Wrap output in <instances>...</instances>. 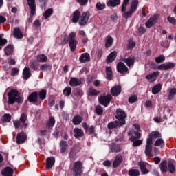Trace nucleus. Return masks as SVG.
<instances>
[{
    "instance_id": "f257e3e1",
    "label": "nucleus",
    "mask_w": 176,
    "mask_h": 176,
    "mask_svg": "<svg viewBox=\"0 0 176 176\" xmlns=\"http://www.w3.org/2000/svg\"><path fill=\"white\" fill-rule=\"evenodd\" d=\"M129 2H130V0H124L121 6L122 16L126 19L131 17V16H133V13H134L135 10H137V8H138V0H133L131 1L129 10L126 11Z\"/></svg>"
},
{
    "instance_id": "f03ea898",
    "label": "nucleus",
    "mask_w": 176,
    "mask_h": 176,
    "mask_svg": "<svg viewBox=\"0 0 176 176\" xmlns=\"http://www.w3.org/2000/svg\"><path fill=\"white\" fill-rule=\"evenodd\" d=\"M75 38H76V33L74 32H70L68 37L64 38L62 41V46L67 45L69 42L71 52H75L76 50V46H78V41Z\"/></svg>"
},
{
    "instance_id": "7ed1b4c3",
    "label": "nucleus",
    "mask_w": 176,
    "mask_h": 176,
    "mask_svg": "<svg viewBox=\"0 0 176 176\" xmlns=\"http://www.w3.org/2000/svg\"><path fill=\"white\" fill-rule=\"evenodd\" d=\"M8 97V104L10 105H13L14 102H17L18 104H23V97L20 96V93L17 89H12L7 94Z\"/></svg>"
},
{
    "instance_id": "20e7f679",
    "label": "nucleus",
    "mask_w": 176,
    "mask_h": 176,
    "mask_svg": "<svg viewBox=\"0 0 176 176\" xmlns=\"http://www.w3.org/2000/svg\"><path fill=\"white\" fill-rule=\"evenodd\" d=\"M128 135L130 136V141L133 142L132 146L137 147L142 145L143 140H140L141 138V133L140 132H137L133 129H130L128 132Z\"/></svg>"
},
{
    "instance_id": "39448f33",
    "label": "nucleus",
    "mask_w": 176,
    "mask_h": 176,
    "mask_svg": "<svg viewBox=\"0 0 176 176\" xmlns=\"http://www.w3.org/2000/svg\"><path fill=\"white\" fill-rule=\"evenodd\" d=\"M126 118H127V113H125L122 109H118L116 111V119L118 122H121V124H126Z\"/></svg>"
},
{
    "instance_id": "423d86ee",
    "label": "nucleus",
    "mask_w": 176,
    "mask_h": 176,
    "mask_svg": "<svg viewBox=\"0 0 176 176\" xmlns=\"http://www.w3.org/2000/svg\"><path fill=\"white\" fill-rule=\"evenodd\" d=\"M74 176H81L83 173V164L80 161L76 162L72 168Z\"/></svg>"
},
{
    "instance_id": "0eeeda50",
    "label": "nucleus",
    "mask_w": 176,
    "mask_h": 176,
    "mask_svg": "<svg viewBox=\"0 0 176 176\" xmlns=\"http://www.w3.org/2000/svg\"><path fill=\"white\" fill-rule=\"evenodd\" d=\"M111 101H112V96L109 94L107 96H101L98 98V102L100 103V105H103L104 107H108Z\"/></svg>"
},
{
    "instance_id": "6e6552de",
    "label": "nucleus",
    "mask_w": 176,
    "mask_h": 176,
    "mask_svg": "<svg viewBox=\"0 0 176 176\" xmlns=\"http://www.w3.org/2000/svg\"><path fill=\"white\" fill-rule=\"evenodd\" d=\"M80 19L79 21V24L81 27L85 26L87 24V21H89V19L90 18V12H85L82 14L80 16Z\"/></svg>"
},
{
    "instance_id": "1a4fd4ad",
    "label": "nucleus",
    "mask_w": 176,
    "mask_h": 176,
    "mask_svg": "<svg viewBox=\"0 0 176 176\" xmlns=\"http://www.w3.org/2000/svg\"><path fill=\"white\" fill-rule=\"evenodd\" d=\"M175 67V64L173 63H169L167 64H162L156 67H153V69H158L159 71H167V69H170L171 68H174Z\"/></svg>"
},
{
    "instance_id": "9d476101",
    "label": "nucleus",
    "mask_w": 176,
    "mask_h": 176,
    "mask_svg": "<svg viewBox=\"0 0 176 176\" xmlns=\"http://www.w3.org/2000/svg\"><path fill=\"white\" fill-rule=\"evenodd\" d=\"M116 67L119 74H129V67L123 62H119Z\"/></svg>"
},
{
    "instance_id": "9b49d317",
    "label": "nucleus",
    "mask_w": 176,
    "mask_h": 176,
    "mask_svg": "<svg viewBox=\"0 0 176 176\" xmlns=\"http://www.w3.org/2000/svg\"><path fill=\"white\" fill-rule=\"evenodd\" d=\"M157 20H159L158 14H155L151 16L145 23L146 28H151V27H153V25L156 24V21H157Z\"/></svg>"
},
{
    "instance_id": "f8f14e48",
    "label": "nucleus",
    "mask_w": 176,
    "mask_h": 176,
    "mask_svg": "<svg viewBox=\"0 0 176 176\" xmlns=\"http://www.w3.org/2000/svg\"><path fill=\"white\" fill-rule=\"evenodd\" d=\"M156 138H162V134L159 133V131H152L149 133L148 138H147L146 141H148L149 142H151L153 144V140Z\"/></svg>"
},
{
    "instance_id": "ddd939ff",
    "label": "nucleus",
    "mask_w": 176,
    "mask_h": 176,
    "mask_svg": "<svg viewBox=\"0 0 176 176\" xmlns=\"http://www.w3.org/2000/svg\"><path fill=\"white\" fill-rule=\"evenodd\" d=\"M29 9L30 10V15L34 16L36 13V4L35 0H27Z\"/></svg>"
},
{
    "instance_id": "4468645a",
    "label": "nucleus",
    "mask_w": 176,
    "mask_h": 176,
    "mask_svg": "<svg viewBox=\"0 0 176 176\" xmlns=\"http://www.w3.org/2000/svg\"><path fill=\"white\" fill-rule=\"evenodd\" d=\"M27 140V135L24 132H21L17 134L16 136V144H24Z\"/></svg>"
},
{
    "instance_id": "2eb2a0df",
    "label": "nucleus",
    "mask_w": 176,
    "mask_h": 176,
    "mask_svg": "<svg viewBox=\"0 0 176 176\" xmlns=\"http://www.w3.org/2000/svg\"><path fill=\"white\" fill-rule=\"evenodd\" d=\"M28 100L30 102H32L33 104H36L38 102V100H39V98H38V92L37 91L32 92L28 96Z\"/></svg>"
},
{
    "instance_id": "dca6fc26",
    "label": "nucleus",
    "mask_w": 176,
    "mask_h": 176,
    "mask_svg": "<svg viewBox=\"0 0 176 176\" xmlns=\"http://www.w3.org/2000/svg\"><path fill=\"white\" fill-rule=\"evenodd\" d=\"M122 126H124V125L122 124L121 122L118 120H116L109 123L107 125V127L109 130H113V129H118V127H122Z\"/></svg>"
},
{
    "instance_id": "f3484780",
    "label": "nucleus",
    "mask_w": 176,
    "mask_h": 176,
    "mask_svg": "<svg viewBox=\"0 0 176 176\" xmlns=\"http://www.w3.org/2000/svg\"><path fill=\"white\" fill-rule=\"evenodd\" d=\"M118 56V52L116 51H113L109 54V55L106 58V62L107 64H111V63H113L116 59Z\"/></svg>"
},
{
    "instance_id": "a211bd4d",
    "label": "nucleus",
    "mask_w": 176,
    "mask_h": 176,
    "mask_svg": "<svg viewBox=\"0 0 176 176\" xmlns=\"http://www.w3.org/2000/svg\"><path fill=\"white\" fill-rule=\"evenodd\" d=\"M111 96H119L122 93V86L116 85L111 88L110 91Z\"/></svg>"
},
{
    "instance_id": "6ab92c4d",
    "label": "nucleus",
    "mask_w": 176,
    "mask_h": 176,
    "mask_svg": "<svg viewBox=\"0 0 176 176\" xmlns=\"http://www.w3.org/2000/svg\"><path fill=\"white\" fill-rule=\"evenodd\" d=\"M122 61L125 63L127 67H131L132 65H134V63H135V58L134 56H129L128 58H122Z\"/></svg>"
},
{
    "instance_id": "aec40b11",
    "label": "nucleus",
    "mask_w": 176,
    "mask_h": 176,
    "mask_svg": "<svg viewBox=\"0 0 176 176\" xmlns=\"http://www.w3.org/2000/svg\"><path fill=\"white\" fill-rule=\"evenodd\" d=\"M56 163V159L54 157H50L47 158L46 160V169L50 170L52 167L54 166V164Z\"/></svg>"
},
{
    "instance_id": "412c9836",
    "label": "nucleus",
    "mask_w": 176,
    "mask_h": 176,
    "mask_svg": "<svg viewBox=\"0 0 176 176\" xmlns=\"http://www.w3.org/2000/svg\"><path fill=\"white\" fill-rule=\"evenodd\" d=\"M159 75H160V72H153V73L146 75V79H147V80H151L153 79V82H155Z\"/></svg>"
},
{
    "instance_id": "4be33fe9",
    "label": "nucleus",
    "mask_w": 176,
    "mask_h": 176,
    "mask_svg": "<svg viewBox=\"0 0 176 176\" xmlns=\"http://www.w3.org/2000/svg\"><path fill=\"white\" fill-rule=\"evenodd\" d=\"M69 85V86H72V87H76L82 85V81L76 78L73 77L70 79Z\"/></svg>"
},
{
    "instance_id": "5701e85b",
    "label": "nucleus",
    "mask_w": 176,
    "mask_h": 176,
    "mask_svg": "<svg viewBox=\"0 0 176 176\" xmlns=\"http://www.w3.org/2000/svg\"><path fill=\"white\" fill-rule=\"evenodd\" d=\"M1 174L3 176H13V168L7 166L2 170Z\"/></svg>"
},
{
    "instance_id": "b1692460",
    "label": "nucleus",
    "mask_w": 176,
    "mask_h": 176,
    "mask_svg": "<svg viewBox=\"0 0 176 176\" xmlns=\"http://www.w3.org/2000/svg\"><path fill=\"white\" fill-rule=\"evenodd\" d=\"M83 122V117L80 115H76L72 120V123L74 126H78Z\"/></svg>"
},
{
    "instance_id": "393cba45",
    "label": "nucleus",
    "mask_w": 176,
    "mask_h": 176,
    "mask_svg": "<svg viewBox=\"0 0 176 176\" xmlns=\"http://www.w3.org/2000/svg\"><path fill=\"white\" fill-rule=\"evenodd\" d=\"M13 35L16 39H21L24 34L21 32L19 28H15L13 30Z\"/></svg>"
},
{
    "instance_id": "a878e982",
    "label": "nucleus",
    "mask_w": 176,
    "mask_h": 176,
    "mask_svg": "<svg viewBox=\"0 0 176 176\" xmlns=\"http://www.w3.org/2000/svg\"><path fill=\"white\" fill-rule=\"evenodd\" d=\"M100 93L101 91H100L99 90H97L93 87H90L89 89H88L87 96H90L91 97H96V96H98V94H100Z\"/></svg>"
},
{
    "instance_id": "bb28decb",
    "label": "nucleus",
    "mask_w": 176,
    "mask_h": 176,
    "mask_svg": "<svg viewBox=\"0 0 176 176\" xmlns=\"http://www.w3.org/2000/svg\"><path fill=\"white\" fill-rule=\"evenodd\" d=\"M74 133L75 138H82V137L85 135L83 130L79 128H75L74 129Z\"/></svg>"
},
{
    "instance_id": "cd10ccee",
    "label": "nucleus",
    "mask_w": 176,
    "mask_h": 176,
    "mask_svg": "<svg viewBox=\"0 0 176 176\" xmlns=\"http://www.w3.org/2000/svg\"><path fill=\"white\" fill-rule=\"evenodd\" d=\"M59 145L61 153H65L68 149V143L66 141L61 140Z\"/></svg>"
},
{
    "instance_id": "c85d7f7f",
    "label": "nucleus",
    "mask_w": 176,
    "mask_h": 176,
    "mask_svg": "<svg viewBox=\"0 0 176 176\" xmlns=\"http://www.w3.org/2000/svg\"><path fill=\"white\" fill-rule=\"evenodd\" d=\"M31 71H30V67H25L23 71V78L25 80H28L31 78Z\"/></svg>"
},
{
    "instance_id": "c756f323",
    "label": "nucleus",
    "mask_w": 176,
    "mask_h": 176,
    "mask_svg": "<svg viewBox=\"0 0 176 176\" xmlns=\"http://www.w3.org/2000/svg\"><path fill=\"white\" fill-rule=\"evenodd\" d=\"M109 148L111 151V152L114 153H118V152L122 151V147H120L119 144H116L114 143L109 146Z\"/></svg>"
},
{
    "instance_id": "7c9ffc66",
    "label": "nucleus",
    "mask_w": 176,
    "mask_h": 176,
    "mask_svg": "<svg viewBox=\"0 0 176 176\" xmlns=\"http://www.w3.org/2000/svg\"><path fill=\"white\" fill-rule=\"evenodd\" d=\"M80 63H87L90 61V54L88 53L82 54L79 58Z\"/></svg>"
},
{
    "instance_id": "2f4dec72",
    "label": "nucleus",
    "mask_w": 176,
    "mask_h": 176,
    "mask_svg": "<svg viewBox=\"0 0 176 176\" xmlns=\"http://www.w3.org/2000/svg\"><path fill=\"white\" fill-rule=\"evenodd\" d=\"M105 71H106V78L107 79V80H112V76L113 75L112 72V67L109 66L106 67Z\"/></svg>"
},
{
    "instance_id": "473e14b6",
    "label": "nucleus",
    "mask_w": 176,
    "mask_h": 176,
    "mask_svg": "<svg viewBox=\"0 0 176 176\" xmlns=\"http://www.w3.org/2000/svg\"><path fill=\"white\" fill-rule=\"evenodd\" d=\"M80 19V11H79V10H77L73 13L72 21V23H78Z\"/></svg>"
},
{
    "instance_id": "72a5a7b5",
    "label": "nucleus",
    "mask_w": 176,
    "mask_h": 176,
    "mask_svg": "<svg viewBox=\"0 0 176 176\" xmlns=\"http://www.w3.org/2000/svg\"><path fill=\"white\" fill-rule=\"evenodd\" d=\"M113 43V38H112V36H107L105 38L106 49H109V47H111Z\"/></svg>"
},
{
    "instance_id": "f704fd0d",
    "label": "nucleus",
    "mask_w": 176,
    "mask_h": 176,
    "mask_svg": "<svg viewBox=\"0 0 176 176\" xmlns=\"http://www.w3.org/2000/svg\"><path fill=\"white\" fill-rule=\"evenodd\" d=\"M120 0H109L107 3V6H111V8H116V6L120 5Z\"/></svg>"
},
{
    "instance_id": "c9c22d12",
    "label": "nucleus",
    "mask_w": 176,
    "mask_h": 176,
    "mask_svg": "<svg viewBox=\"0 0 176 176\" xmlns=\"http://www.w3.org/2000/svg\"><path fill=\"white\" fill-rule=\"evenodd\" d=\"M152 142L146 140V144L145 147V155H151L152 153Z\"/></svg>"
},
{
    "instance_id": "e433bc0d",
    "label": "nucleus",
    "mask_w": 176,
    "mask_h": 176,
    "mask_svg": "<svg viewBox=\"0 0 176 176\" xmlns=\"http://www.w3.org/2000/svg\"><path fill=\"white\" fill-rule=\"evenodd\" d=\"M14 50V47H13V45H8L4 48V52L6 56H10L13 53Z\"/></svg>"
},
{
    "instance_id": "4c0bfd02",
    "label": "nucleus",
    "mask_w": 176,
    "mask_h": 176,
    "mask_svg": "<svg viewBox=\"0 0 176 176\" xmlns=\"http://www.w3.org/2000/svg\"><path fill=\"white\" fill-rule=\"evenodd\" d=\"M122 156L118 155L116 157V160H114V162H113V167L114 168H116L117 167H118L120 163H122Z\"/></svg>"
},
{
    "instance_id": "58836bf2",
    "label": "nucleus",
    "mask_w": 176,
    "mask_h": 176,
    "mask_svg": "<svg viewBox=\"0 0 176 176\" xmlns=\"http://www.w3.org/2000/svg\"><path fill=\"white\" fill-rule=\"evenodd\" d=\"M162 91V84H157L152 88L153 94H157Z\"/></svg>"
},
{
    "instance_id": "ea45409f",
    "label": "nucleus",
    "mask_w": 176,
    "mask_h": 176,
    "mask_svg": "<svg viewBox=\"0 0 176 176\" xmlns=\"http://www.w3.org/2000/svg\"><path fill=\"white\" fill-rule=\"evenodd\" d=\"M55 123H56V120L54 119V118L50 117L49 118V120H47V127L48 129H52V127H53V126H54Z\"/></svg>"
},
{
    "instance_id": "a19ab883",
    "label": "nucleus",
    "mask_w": 176,
    "mask_h": 176,
    "mask_svg": "<svg viewBox=\"0 0 176 176\" xmlns=\"http://www.w3.org/2000/svg\"><path fill=\"white\" fill-rule=\"evenodd\" d=\"M94 112L98 116H100L102 113H104V109L100 105H97L95 107Z\"/></svg>"
},
{
    "instance_id": "79ce46f5",
    "label": "nucleus",
    "mask_w": 176,
    "mask_h": 176,
    "mask_svg": "<svg viewBox=\"0 0 176 176\" xmlns=\"http://www.w3.org/2000/svg\"><path fill=\"white\" fill-rule=\"evenodd\" d=\"M160 168L162 173H166L167 171V161L164 160L161 162L160 165Z\"/></svg>"
},
{
    "instance_id": "37998d69",
    "label": "nucleus",
    "mask_w": 176,
    "mask_h": 176,
    "mask_svg": "<svg viewBox=\"0 0 176 176\" xmlns=\"http://www.w3.org/2000/svg\"><path fill=\"white\" fill-rule=\"evenodd\" d=\"M12 120V116L10 114H4L1 118L2 123H9Z\"/></svg>"
},
{
    "instance_id": "c03bdc74",
    "label": "nucleus",
    "mask_w": 176,
    "mask_h": 176,
    "mask_svg": "<svg viewBox=\"0 0 176 176\" xmlns=\"http://www.w3.org/2000/svg\"><path fill=\"white\" fill-rule=\"evenodd\" d=\"M176 94V89L175 88H172L170 89L169 91V94L168 95V100H169V101H171V100H173V98H174V96Z\"/></svg>"
},
{
    "instance_id": "a18cd8bd",
    "label": "nucleus",
    "mask_w": 176,
    "mask_h": 176,
    "mask_svg": "<svg viewBox=\"0 0 176 176\" xmlns=\"http://www.w3.org/2000/svg\"><path fill=\"white\" fill-rule=\"evenodd\" d=\"M46 94L47 91L45 89H42L41 91L38 93V98L41 100V101H43L46 98Z\"/></svg>"
},
{
    "instance_id": "49530a36",
    "label": "nucleus",
    "mask_w": 176,
    "mask_h": 176,
    "mask_svg": "<svg viewBox=\"0 0 176 176\" xmlns=\"http://www.w3.org/2000/svg\"><path fill=\"white\" fill-rule=\"evenodd\" d=\"M37 61L38 63H46L47 57L45 54H40L37 56Z\"/></svg>"
},
{
    "instance_id": "de8ad7c7",
    "label": "nucleus",
    "mask_w": 176,
    "mask_h": 176,
    "mask_svg": "<svg viewBox=\"0 0 176 176\" xmlns=\"http://www.w3.org/2000/svg\"><path fill=\"white\" fill-rule=\"evenodd\" d=\"M128 175L129 176H139L140 170H138V169H130L129 170Z\"/></svg>"
},
{
    "instance_id": "09e8293b",
    "label": "nucleus",
    "mask_w": 176,
    "mask_h": 176,
    "mask_svg": "<svg viewBox=\"0 0 176 176\" xmlns=\"http://www.w3.org/2000/svg\"><path fill=\"white\" fill-rule=\"evenodd\" d=\"M168 168L170 174H174V173H175V166H174V164H173V162H168Z\"/></svg>"
},
{
    "instance_id": "8fccbe9b",
    "label": "nucleus",
    "mask_w": 176,
    "mask_h": 176,
    "mask_svg": "<svg viewBox=\"0 0 176 176\" xmlns=\"http://www.w3.org/2000/svg\"><path fill=\"white\" fill-rule=\"evenodd\" d=\"M53 13V8L47 9L43 14L44 19H49L52 14Z\"/></svg>"
},
{
    "instance_id": "3c124183",
    "label": "nucleus",
    "mask_w": 176,
    "mask_h": 176,
    "mask_svg": "<svg viewBox=\"0 0 176 176\" xmlns=\"http://www.w3.org/2000/svg\"><path fill=\"white\" fill-rule=\"evenodd\" d=\"M71 93H72V88L70 87H67L63 90V94L66 97H69V96H71Z\"/></svg>"
},
{
    "instance_id": "603ef678",
    "label": "nucleus",
    "mask_w": 176,
    "mask_h": 176,
    "mask_svg": "<svg viewBox=\"0 0 176 176\" xmlns=\"http://www.w3.org/2000/svg\"><path fill=\"white\" fill-rule=\"evenodd\" d=\"M40 69L41 71H51L52 70V65H47V64L42 65L40 67Z\"/></svg>"
},
{
    "instance_id": "864d4df0",
    "label": "nucleus",
    "mask_w": 176,
    "mask_h": 176,
    "mask_svg": "<svg viewBox=\"0 0 176 176\" xmlns=\"http://www.w3.org/2000/svg\"><path fill=\"white\" fill-rule=\"evenodd\" d=\"M137 100H138L137 95H132L129 98L128 101L130 104H134Z\"/></svg>"
},
{
    "instance_id": "5fc2aeb1",
    "label": "nucleus",
    "mask_w": 176,
    "mask_h": 176,
    "mask_svg": "<svg viewBox=\"0 0 176 176\" xmlns=\"http://www.w3.org/2000/svg\"><path fill=\"white\" fill-rule=\"evenodd\" d=\"M164 144V140L162 138H158L155 142V146H162V145Z\"/></svg>"
},
{
    "instance_id": "6e6d98bb",
    "label": "nucleus",
    "mask_w": 176,
    "mask_h": 176,
    "mask_svg": "<svg viewBox=\"0 0 176 176\" xmlns=\"http://www.w3.org/2000/svg\"><path fill=\"white\" fill-rule=\"evenodd\" d=\"M74 94L76 97H82L83 96V91L80 89H76L74 90Z\"/></svg>"
},
{
    "instance_id": "4d7b16f0",
    "label": "nucleus",
    "mask_w": 176,
    "mask_h": 176,
    "mask_svg": "<svg viewBox=\"0 0 176 176\" xmlns=\"http://www.w3.org/2000/svg\"><path fill=\"white\" fill-rule=\"evenodd\" d=\"M133 47H135V42L133 40H129L127 50H130V49H133Z\"/></svg>"
},
{
    "instance_id": "13d9d810",
    "label": "nucleus",
    "mask_w": 176,
    "mask_h": 176,
    "mask_svg": "<svg viewBox=\"0 0 176 176\" xmlns=\"http://www.w3.org/2000/svg\"><path fill=\"white\" fill-rule=\"evenodd\" d=\"M27 119H28L27 114H26L25 113H23L21 115L19 121H20L21 123H25V122H27Z\"/></svg>"
},
{
    "instance_id": "bf43d9fd",
    "label": "nucleus",
    "mask_w": 176,
    "mask_h": 176,
    "mask_svg": "<svg viewBox=\"0 0 176 176\" xmlns=\"http://www.w3.org/2000/svg\"><path fill=\"white\" fill-rule=\"evenodd\" d=\"M3 34H0V46H5L8 43V40L3 38Z\"/></svg>"
},
{
    "instance_id": "052dcab7",
    "label": "nucleus",
    "mask_w": 176,
    "mask_h": 176,
    "mask_svg": "<svg viewBox=\"0 0 176 176\" xmlns=\"http://www.w3.org/2000/svg\"><path fill=\"white\" fill-rule=\"evenodd\" d=\"M164 60H166V58L164 57V56L161 55L155 58V63H163Z\"/></svg>"
},
{
    "instance_id": "680f3d73",
    "label": "nucleus",
    "mask_w": 176,
    "mask_h": 176,
    "mask_svg": "<svg viewBox=\"0 0 176 176\" xmlns=\"http://www.w3.org/2000/svg\"><path fill=\"white\" fill-rule=\"evenodd\" d=\"M87 132L90 135H91V134H94V133H96V126H94V125H91L88 128Z\"/></svg>"
},
{
    "instance_id": "e2e57ef3",
    "label": "nucleus",
    "mask_w": 176,
    "mask_h": 176,
    "mask_svg": "<svg viewBox=\"0 0 176 176\" xmlns=\"http://www.w3.org/2000/svg\"><path fill=\"white\" fill-rule=\"evenodd\" d=\"M19 69L13 67L11 71V76H16V75H19Z\"/></svg>"
},
{
    "instance_id": "0e129e2a",
    "label": "nucleus",
    "mask_w": 176,
    "mask_h": 176,
    "mask_svg": "<svg viewBox=\"0 0 176 176\" xmlns=\"http://www.w3.org/2000/svg\"><path fill=\"white\" fill-rule=\"evenodd\" d=\"M30 68L33 69L34 71H36L38 69V65L36 64V62L32 61L30 63Z\"/></svg>"
},
{
    "instance_id": "69168bd1",
    "label": "nucleus",
    "mask_w": 176,
    "mask_h": 176,
    "mask_svg": "<svg viewBox=\"0 0 176 176\" xmlns=\"http://www.w3.org/2000/svg\"><path fill=\"white\" fill-rule=\"evenodd\" d=\"M8 63L10 65H16V60L12 57H9L8 58Z\"/></svg>"
},
{
    "instance_id": "338daca9",
    "label": "nucleus",
    "mask_w": 176,
    "mask_h": 176,
    "mask_svg": "<svg viewBox=\"0 0 176 176\" xmlns=\"http://www.w3.org/2000/svg\"><path fill=\"white\" fill-rule=\"evenodd\" d=\"M96 8L98 10H102L103 9H105V4H102L99 2L96 4Z\"/></svg>"
},
{
    "instance_id": "774afa93",
    "label": "nucleus",
    "mask_w": 176,
    "mask_h": 176,
    "mask_svg": "<svg viewBox=\"0 0 176 176\" xmlns=\"http://www.w3.org/2000/svg\"><path fill=\"white\" fill-rule=\"evenodd\" d=\"M167 20L168 22L170 23V24H173L174 25H175L176 24V19L174 17L172 16H168L167 17Z\"/></svg>"
}]
</instances>
